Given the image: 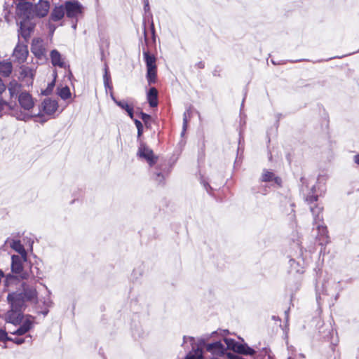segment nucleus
I'll return each instance as SVG.
<instances>
[{
	"instance_id": "40",
	"label": "nucleus",
	"mask_w": 359,
	"mask_h": 359,
	"mask_svg": "<svg viewBox=\"0 0 359 359\" xmlns=\"http://www.w3.org/2000/svg\"><path fill=\"white\" fill-rule=\"evenodd\" d=\"M55 26L54 25H52L50 23L48 24V29L50 35H53L55 30Z\"/></svg>"
},
{
	"instance_id": "47",
	"label": "nucleus",
	"mask_w": 359,
	"mask_h": 359,
	"mask_svg": "<svg viewBox=\"0 0 359 359\" xmlns=\"http://www.w3.org/2000/svg\"><path fill=\"white\" fill-rule=\"evenodd\" d=\"M44 304H45L47 307H49V306H51L52 302H51L50 299L48 298L47 300H46V301L44 302Z\"/></svg>"
},
{
	"instance_id": "1",
	"label": "nucleus",
	"mask_w": 359,
	"mask_h": 359,
	"mask_svg": "<svg viewBox=\"0 0 359 359\" xmlns=\"http://www.w3.org/2000/svg\"><path fill=\"white\" fill-rule=\"evenodd\" d=\"M18 15L22 20L20 22L18 37H22L26 41L33 33L36 22L32 15V4L29 2H20L17 7Z\"/></svg>"
},
{
	"instance_id": "46",
	"label": "nucleus",
	"mask_w": 359,
	"mask_h": 359,
	"mask_svg": "<svg viewBox=\"0 0 359 359\" xmlns=\"http://www.w3.org/2000/svg\"><path fill=\"white\" fill-rule=\"evenodd\" d=\"M353 161L357 165H359V154L354 156Z\"/></svg>"
},
{
	"instance_id": "37",
	"label": "nucleus",
	"mask_w": 359,
	"mask_h": 359,
	"mask_svg": "<svg viewBox=\"0 0 359 359\" xmlns=\"http://www.w3.org/2000/svg\"><path fill=\"white\" fill-rule=\"evenodd\" d=\"M140 118H142V120L144 122V123L146 125H147V123L151 119L150 115L145 114L144 112L140 113Z\"/></svg>"
},
{
	"instance_id": "6",
	"label": "nucleus",
	"mask_w": 359,
	"mask_h": 359,
	"mask_svg": "<svg viewBox=\"0 0 359 359\" xmlns=\"http://www.w3.org/2000/svg\"><path fill=\"white\" fill-rule=\"evenodd\" d=\"M34 320V318L31 316H23L19 327L13 331H9V332L20 336L25 334L33 327Z\"/></svg>"
},
{
	"instance_id": "22",
	"label": "nucleus",
	"mask_w": 359,
	"mask_h": 359,
	"mask_svg": "<svg viewBox=\"0 0 359 359\" xmlns=\"http://www.w3.org/2000/svg\"><path fill=\"white\" fill-rule=\"evenodd\" d=\"M13 70L12 63L8 60L0 62V74L4 76H9Z\"/></svg>"
},
{
	"instance_id": "31",
	"label": "nucleus",
	"mask_w": 359,
	"mask_h": 359,
	"mask_svg": "<svg viewBox=\"0 0 359 359\" xmlns=\"http://www.w3.org/2000/svg\"><path fill=\"white\" fill-rule=\"evenodd\" d=\"M191 114V109H187L184 114H183V131L182 134H184V133L186 131L188 124V117L190 116Z\"/></svg>"
},
{
	"instance_id": "8",
	"label": "nucleus",
	"mask_w": 359,
	"mask_h": 359,
	"mask_svg": "<svg viewBox=\"0 0 359 359\" xmlns=\"http://www.w3.org/2000/svg\"><path fill=\"white\" fill-rule=\"evenodd\" d=\"M50 4L47 1L40 0L39 2L35 5L32 4V15L34 17L43 18L46 16L49 11Z\"/></svg>"
},
{
	"instance_id": "34",
	"label": "nucleus",
	"mask_w": 359,
	"mask_h": 359,
	"mask_svg": "<svg viewBox=\"0 0 359 359\" xmlns=\"http://www.w3.org/2000/svg\"><path fill=\"white\" fill-rule=\"evenodd\" d=\"M12 340V338L8 337V333L2 329H0V341H6Z\"/></svg>"
},
{
	"instance_id": "26",
	"label": "nucleus",
	"mask_w": 359,
	"mask_h": 359,
	"mask_svg": "<svg viewBox=\"0 0 359 359\" xmlns=\"http://www.w3.org/2000/svg\"><path fill=\"white\" fill-rule=\"evenodd\" d=\"M224 341L228 349H231L237 353V346H241V344L238 343L233 339L224 338Z\"/></svg>"
},
{
	"instance_id": "4",
	"label": "nucleus",
	"mask_w": 359,
	"mask_h": 359,
	"mask_svg": "<svg viewBox=\"0 0 359 359\" xmlns=\"http://www.w3.org/2000/svg\"><path fill=\"white\" fill-rule=\"evenodd\" d=\"M27 260V257L20 255H13L11 257V271L15 274H19L22 279L29 278L27 273L23 272V262Z\"/></svg>"
},
{
	"instance_id": "42",
	"label": "nucleus",
	"mask_w": 359,
	"mask_h": 359,
	"mask_svg": "<svg viewBox=\"0 0 359 359\" xmlns=\"http://www.w3.org/2000/svg\"><path fill=\"white\" fill-rule=\"evenodd\" d=\"M128 116L133 119V108L130 107L128 110H126Z\"/></svg>"
},
{
	"instance_id": "5",
	"label": "nucleus",
	"mask_w": 359,
	"mask_h": 359,
	"mask_svg": "<svg viewBox=\"0 0 359 359\" xmlns=\"http://www.w3.org/2000/svg\"><path fill=\"white\" fill-rule=\"evenodd\" d=\"M11 304V310H9L5 316L6 322L10 323L14 325H20L22 320V311L24 307H14L12 302H9Z\"/></svg>"
},
{
	"instance_id": "2",
	"label": "nucleus",
	"mask_w": 359,
	"mask_h": 359,
	"mask_svg": "<svg viewBox=\"0 0 359 359\" xmlns=\"http://www.w3.org/2000/svg\"><path fill=\"white\" fill-rule=\"evenodd\" d=\"M22 290L20 292L9 293L7 299L8 302H12L14 307H25V303L30 302L36 303L37 292L36 289L28 285L26 283H22Z\"/></svg>"
},
{
	"instance_id": "17",
	"label": "nucleus",
	"mask_w": 359,
	"mask_h": 359,
	"mask_svg": "<svg viewBox=\"0 0 359 359\" xmlns=\"http://www.w3.org/2000/svg\"><path fill=\"white\" fill-rule=\"evenodd\" d=\"M8 90L10 93L11 97L13 98L14 97H18L19 94L22 93V85L13 80L11 81L8 86Z\"/></svg>"
},
{
	"instance_id": "49",
	"label": "nucleus",
	"mask_w": 359,
	"mask_h": 359,
	"mask_svg": "<svg viewBox=\"0 0 359 359\" xmlns=\"http://www.w3.org/2000/svg\"><path fill=\"white\" fill-rule=\"evenodd\" d=\"M316 292H317V299H320L321 293L320 292V290L318 287H317V289H316Z\"/></svg>"
},
{
	"instance_id": "23",
	"label": "nucleus",
	"mask_w": 359,
	"mask_h": 359,
	"mask_svg": "<svg viewBox=\"0 0 359 359\" xmlns=\"http://www.w3.org/2000/svg\"><path fill=\"white\" fill-rule=\"evenodd\" d=\"M147 100L150 107L158 105V91L155 88H151L147 93Z\"/></svg>"
},
{
	"instance_id": "48",
	"label": "nucleus",
	"mask_w": 359,
	"mask_h": 359,
	"mask_svg": "<svg viewBox=\"0 0 359 359\" xmlns=\"http://www.w3.org/2000/svg\"><path fill=\"white\" fill-rule=\"evenodd\" d=\"M151 33H152V35H153V38L154 39L155 38V29H154V25L153 22L151 25Z\"/></svg>"
},
{
	"instance_id": "43",
	"label": "nucleus",
	"mask_w": 359,
	"mask_h": 359,
	"mask_svg": "<svg viewBox=\"0 0 359 359\" xmlns=\"http://www.w3.org/2000/svg\"><path fill=\"white\" fill-rule=\"evenodd\" d=\"M144 11H149V0H144Z\"/></svg>"
},
{
	"instance_id": "29",
	"label": "nucleus",
	"mask_w": 359,
	"mask_h": 359,
	"mask_svg": "<svg viewBox=\"0 0 359 359\" xmlns=\"http://www.w3.org/2000/svg\"><path fill=\"white\" fill-rule=\"evenodd\" d=\"M31 275L36 278L41 279L43 273L36 266H32L30 268Z\"/></svg>"
},
{
	"instance_id": "51",
	"label": "nucleus",
	"mask_w": 359,
	"mask_h": 359,
	"mask_svg": "<svg viewBox=\"0 0 359 359\" xmlns=\"http://www.w3.org/2000/svg\"><path fill=\"white\" fill-rule=\"evenodd\" d=\"M205 188L208 190V188H210V185L208 184H204Z\"/></svg>"
},
{
	"instance_id": "52",
	"label": "nucleus",
	"mask_w": 359,
	"mask_h": 359,
	"mask_svg": "<svg viewBox=\"0 0 359 359\" xmlns=\"http://www.w3.org/2000/svg\"><path fill=\"white\" fill-rule=\"evenodd\" d=\"M72 28H73L74 29H76V22H75V23H74V24L72 25Z\"/></svg>"
},
{
	"instance_id": "24",
	"label": "nucleus",
	"mask_w": 359,
	"mask_h": 359,
	"mask_svg": "<svg viewBox=\"0 0 359 359\" xmlns=\"http://www.w3.org/2000/svg\"><path fill=\"white\" fill-rule=\"evenodd\" d=\"M10 246L12 249L15 250L20 254V256L27 257V252L24 246L21 244L20 241L12 240L10 243Z\"/></svg>"
},
{
	"instance_id": "38",
	"label": "nucleus",
	"mask_w": 359,
	"mask_h": 359,
	"mask_svg": "<svg viewBox=\"0 0 359 359\" xmlns=\"http://www.w3.org/2000/svg\"><path fill=\"white\" fill-rule=\"evenodd\" d=\"M318 199V196H314V195H311V196H308L306 198V201L309 203H312L315 201H316Z\"/></svg>"
},
{
	"instance_id": "32",
	"label": "nucleus",
	"mask_w": 359,
	"mask_h": 359,
	"mask_svg": "<svg viewBox=\"0 0 359 359\" xmlns=\"http://www.w3.org/2000/svg\"><path fill=\"white\" fill-rule=\"evenodd\" d=\"M111 98L112 100L114 101V102L118 106L120 107L121 109H125L126 111L128 110V109H129L131 106L129 105L128 104V102L125 100H121V101H118L117 100L115 99V97L111 95Z\"/></svg>"
},
{
	"instance_id": "20",
	"label": "nucleus",
	"mask_w": 359,
	"mask_h": 359,
	"mask_svg": "<svg viewBox=\"0 0 359 359\" xmlns=\"http://www.w3.org/2000/svg\"><path fill=\"white\" fill-rule=\"evenodd\" d=\"M262 182H274L278 186L281 184V179L278 177H275L274 174L272 172L264 170L262 175Z\"/></svg>"
},
{
	"instance_id": "55",
	"label": "nucleus",
	"mask_w": 359,
	"mask_h": 359,
	"mask_svg": "<svg viewBox=\"0 0 359 359\" xmlns=\"http://www.w3.org/2000/svg\"><path fill=\"white\" fill-rule=\"evenodd\" d=\"M325 294H328L327 290L325 291Z\"/></svg>"
},
{
	"instance_id": "18",
	"label": "nucleus",
	"mask_w": 359,
	"mask_h": 359,
	"mask_svg": "<svg viewBox=\"0 0 359 359\" xmlns=\"http://www.w3.org/2000/svg\"><path fill=\"white\" fill-rule=\"evenodd\" d=\"M143 57L147 69H157L156 62V59L154 55L149 53V51L143 50Z\"/></svg>"
},
{
	"instance_id": "21",
	"label": "nucleus",
	"mask_w": 359,
	"mask_h": 359,
	"mask_svg": "<svg viewBox=\"0 0 359 359\" xmlns=\"http://www.w3.org/2000/svg\"><path fill=\"white\" fill-rule=\"evenodd\" d=\"M310 209L313 216V224L323 222L322 215L323 208L318 205H316L315 207L311 206Z\"/></svg>"
},
{
	"instance_id": "33",
	"label": "nucleus",
	"mask_w": 359,
	"mask_h": 359,
	"mask_svg": "<svg viewBox=\"0 0 359 359\" xmlns=\"http://www.w3.org/2000/svg\"><path fill=\"white\" fill-rule=\"evenodd\" d=\"M134 122H135V126H136V128L137 129V137H140L141 135H142V133H143V126H142V123H141V121H140L137 119H135Z\"/></svg>"
},
{
	"instance_id": "14",
	"label": "nucleus",
	"mask_w": 359,
	"mask_h": 359,
	"mask_svg": "<svg viewBox=\"0 0 359 359\" xmlns=\"http://www.w3.org/2000/svg\"><path fill=\"white\" fill-rule=\"evenodd\" d=\"M32 53L37 57L41 58L45 55L46 49L43 46V40L39 38L32 40L31 46Z\"/></svg>"
},
{
	"instance_id": "41",
	"label": "nucleus",
	"mask_w": 359,
	"mask_h": 359,
	"mask_svg": "<svg viewBox=\"0 0 359 359\" xmlns=\"http://www.w3.org/2000/svg\"><path fill=\"white\" fill-rule=\"evenodd\" d=\"M6 86L0 78V95L5 90Z\"/></svg>"
},
{
	"instance_id": "15",
	"label": "nucleus",
	"mask_w": 359,
	"mask_h": 359,
	"mask_svg": "<svg viewBox=\"0 0 359 359\" xmlns=\"http://www.w3.org/2000/svg\"><path fill=\"white\" fill-rule=\"evenodd\" d=\"M225 349L224 345L221 341H216L206 345V350L214 355H222Z\"/></svg>"
},
{
	"instance_id": "36",
	"label": "nucleus",
	"mask_w": 359,
	"mask_h": 359,
	"mask_svg": "<svg viewBox=\"0 0 359 359\" xmlns=\"http://www.w3.org/2000/svg\"><path fill=\"white\" fill-rule=\"evenodd\" d=\"M154 179L158 183L160 184L163 182L164 179H165V176L161 172H156V173H155Z\"/></svg>"
},
{
	"instance_id": "7",
	"label": "nucleus",
	"mask_w": 359,
	"mask_h": 359,
	"mask_svg": "<svg viewBox=\"0 0 359 359\" xmlns=\"http://www.w3.org/2000/svg\"><path fill=\"white\" fill-rule=\"evenodd\" d=\"M28 48L27 45L19 42L13 53V57L18 63L21 64L25 62L28 56Z\"/></svg>"
},
{
	"instance_id": "13",
	"label": "nucleus",
	"mask_w": 359,
	"mask_h": 359,
	"mask_svg": "<svg viewBox=\"0 0 359 359\" xmlns=\"http://www.w3.org/2000/svg\"><path fill=\"white\" fill-rule=\"evenodd\" d=\"M316 226V229L318 231V235L316 236V238L319 241V244L320 245H326L329 243V236L328 231L327 229V226L324 225L323 222L318 223L317 224H314Z\"/></svg>"
},
{
	"instance_id": "45",
	"label": "nucleus",
	"mask_w": 359,
	"mask_h": 359,
	"mask_svg": "<svg viewBox=\"0 0 359 359\" xmlns=\"http://www.w3.org/2000/svg\"><path fill=\"white\" fill-rule=\"evenodd\" d=\"M5 105H6V102L0 99V111L4 109Z\"/></svg>"
},
{
	"instance_id": "50",
	"label": "nucleus",
	"mask_w": 359,
	"mask_h": 359,
	"mask_svg": "<svg viewBox=\"0 0 359 359\" xmlns=\"http://www.w3.org/2000/svg\"><path fill=\"white\" fill-rule=\"evenodd\" d=\"M144 35L145 41H147V31H146L145 26L144 27Z\"/></svg>"
},
{
	"instance_id": "28",
	"label": "nucleus",
	"mask_w": 359,
	"mask_h": 359,
	"mask_svg": "<svg viewBox=\"0 0 359 359\" xmlns=\"http://www.w3.org/2000/svg\"><path fill=\"white\" fill-rule=\"evenodd\" d=\"M58 95L62 100L68 99L71 96V93L69 87L65 86L60 88L59 90Z\"/></svg>"
},
{
	"instance_id": "39",
	"label": "nucleus",
	"mask_w": 359,
	"mask_h": 359,
	"mask_svg": "<svg viewBox=\"0 0 359 359\" xmlns=\"http://www.w3.org/2000/svg\"><path fill=\"white\" fill-rule=\"evenodd\" d=\"M11 341L18 345L22 344L25 342V339L22 338H15V339L12 338Z\"/></svg>"
},
{
	"instance_id": "27",
	"label": "nucleus",
	"mask_w": 359,
	"mask_h": 359,
	"mask_svg": "<svg viewBox=\"0 0 359 359\" xmlns=\"http://www.w3.org/2000/svg\"><path fill=\"white\" fill-rule=\"evenodd\" d=\"M157 69H147V79L149 85L156 83Z\"/></svg>"
},
{
	"instance_id": "16",
	"label": "nucleus",
	"mask_w": 359,
	"mask_h": 359,
	"mask_svg": "<svg viewBox=\"0 0 359 359\" xmlns=\"http://www.w3.org/2000/svg\"><path fill=\"white\" fill-rule=\"evenodd\" d=\"M50 56L53 66H57L61 68L65 67L64 60L61 54L57 50H53L50 52Z\"/></svg>"
},
{
	"instance_id": "19",
	"label": "nucleus",
	"mask_w": 359,
	"mask_h": 359,
	"mask_svg": "<svg viewBox=\"0 0 359 359\" xmlns=\"http://www.w3.org/2000/svg\"><path fill=\"white\" fill-rule=\"evenodd\" d=\"M65 10L63 5L55 6L50 14V19L53 21H58L63 18Z\"/></svg>"
},
{
	"instance_id": "11",
	"label": "nucleus",
	"mask_w": 359,
	"mask_h": 359,
	"mask_svg": "<svg viewBox=\"0 0 359 359\" xmlns=\"http://www.w3.org/2000/svg\"><path fill=\"white\" fill-rule=\"evenodd\" d=\"M289 272L292 274H302L304 271L305 263L303 258L298 257L297 259H290L289 261Z\"/></svg>"
},
{
	"instance_id": "35",
	"label": "nucleus",
	"mask_w": 359,
	"mask_h": 359,
	"mask_svg": "<svg viewBox=\"0 0 359 359\" xmlns=\"http://www.w3.org/2000/svg\"><path fill=\"white\" fill-rule=\"evenodd\" d=\"M104 74L103 76L104 83L110 81V74L109 73L108 67L107 65L104 66Z\"/></svg>"
},
{
	"instance_id": "30",
	"label": "nucleus",
	"mask_w": 359,
	"mask_h": 359,
	"mask_svg": "<svg viewBox=\"0 0 359 359\" xmlns=\"http://www.w3.org/2000/svg\"><path fill=\"white\" fill-rule=\"evenodd\" d=\"M203 351L201 349L198 348L195 351L194 353H189L187 355L186 359H202Z\"/></svg>"
},
{
	"instance_id": "44",
	"label": "nucleus",
	"mask_w": 359,
	"mask_h": 359,
	"mask_svg": "<svg viewBox=\"0 0 359 359\" xmlns=\"http://www.w3.org/2000/svg\"><path fill=\"white\" fill-rule=\"evenodd\" d=\"M104 87L106 88V90H107V89H109L110 90H112V86L110 84V81H108L107 83H104Z\"/></svg>"
},
{
	"instance_id": "12",
	"label": "nucleus",
	"mask_w": 359,
	"mask_h": 359,
	"mask_svg": "<svg viewBox=\"0 0 359 359\" xmlns=\"http://www.w3.org/2000/svg\"><path fill=\"white\" fill-rule=\"evenodd\" d=\"M58 108L57 102L55 100L46 98L43 100L41 105V110L48 116H52Z\"/></svg>"
},
{
	"instance_id": "3",
	"label": "nucleus",
	"mask_w": 359,
	"mask_h": 359,
	"mask_svg": "<svg viewBox=\"0 0 359 359\" xmlns=\"http://www.w3.org/2000/svg\"><path fill=\"white\" fill-rule=\"evenodd\" d=\"M67 18L78 20L83 11V5L78 1H67L64 4Z\"/></svg>"
},
{
	"instance_id": "9",
	"label": "nucleus",
	"mask_w": 359,
	"mask_h": 359,
	"mask_svg": "<svg viewBox=\"0 0 359 359\" xmlns=\"http://www.w3.org/2000/svg\"><path fill=\"white\" fill-rule=\"evenodd\" d=\"M137 155L144 158L150 166L156 163L157 157L154 156L153 151L145 144H142L139 147Z\"/></svg>"
},
{
	"instance_id": "53",
	"label": "nucleus",
	"mask_w": 359,
	"mask_h": 359,
	"mask_svg": "<svg viewBox=\"0 0 359 359\" xmlns=\"http://www.w3.org/2000/svg\"><path fill=\"white\" fill-rule=\"evenodd\" d=\"M48 86H49V88H53V86H54V83H50Z\"/></svg>"
},
{
	"instance_id": "25",
	"label": "nucleus",
	"mask_w": 359,
	"mask_h": 359,
	"mask_svg": "<svg viewBox=\"0 0 359 359\" xmlns=\"http://www.w3.org/2000/svg\"><path fill=\"white\" fill-rule=\"evenodd\" d=\"M237 353L247 355H252L255 353V351L246 344H241V346H237Z\"/></svg>"
},
{
	"instance_id": "54",
	"label": "nucleus",
	"mask_w": 359,
	"mask_h": 359,
	"mask_svg": "<svg viewBox=\"0 0 359 359\" xmlns=\"http://www.w3.org/2000/svg\"><path fill=\"white\" fill-rule=\"evenodd\" d=\"M210 359H218V358H216V357H212V358H210Z\"/></svg>"
},
{
	"instance_id": "10",
	"label": "nucleus",
	"mask_w": 359,
	"mask_h": 359,
	"mask_svg": "<svg viewBox=\"0 0 359 359\" xmlns=\"http://www.w3.org/2000/svg\"><path fill=\"white\" fill-rule=\"evenodd\" d=\"M18 98L20 106L24 110L29 111L33 108L34 102L32 95L29 93L23 91L19 94Z\"/></svg>"
}]
</instances>
